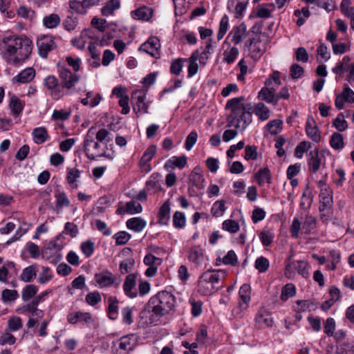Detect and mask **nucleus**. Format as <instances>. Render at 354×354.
Wrapping results in <instances>:
<instances>
[{"label":"nucleus","instance_id":"nucleus-37","mask_svg":"<svg viewBox=\"0 0 354 354\" xmlns=\"http://www.w3.org/2000/svg\"><path fill=\"white\" fill-rule=\"evenodd\" d=\"M255 114L259 116L261 120H266L270 116V111L263 103L259 102L257 104L254 109Z\"/></svg>","mask_w":354,"mask_h":354},{"label":"nucleus","instance_id":"nucleus-42","mask_svg":"<svg viewBox=\"0 0 354 354\" xmlns=\"http://www.w3.org/2000/svg\"><path fill=\"white\" fill-rule=\"evenodd\" d=\"M222 227L224 230L234 234L239 230L240 226L236 221L227 219L223 221Z\"/></svg>","mask_w":354,"mask_h":354},{"label":"nucleus","instance_id":"nucleus-39","mask_svg":"<svg viewBox=\"0 0 354 354\" xmlns=\"http://www.w3.org/2000/svg\"><path fill=\"white\" fill-rule=\"evenodd\" d=\"M38 288L35 285H27L23 290L21 297L23 301H28L37 292Z\"/></svg>","mask_w":354,"mask_h":354},{"label":"nucleus","instance_id":"nucleus-38","mask_svg":"<svg viewBox=\"0 0 354 354\" xmlns=\"http://www.w3.org/2000/svg\"><path fill=\"white\" fill-rule=\"evenodd\" d=\"M296 293L295 286L292 283H288L281 290V299L283 301L293 297Z\"/></svg>","mask_w":354,"mask_h":354},{"label":"nucleus","instance_id":"nucleus-15","mask_svg":"<svg viewBox=\"0 0 354 354\" xmlns=\"http://www.w3.org/2000/svg\"><path fill=\"white\" fill-rule=\"evenodd\" d=\"M160 47V44L159 39L156 37H152L140 46V50L147 53L155 58H157L159 56L158 49Z\"/></svg>","mask_w":354,"mask_h":354},{"label":"nucleus","instance_id":"nucleus-4","mask_svg":"<svg viewBox=\"0 0 354 354\" xmlns=\"http://www.w3.org/2000/svg\"><path fill=\"white\" fill-rule=\"evenodd\" d=\"M224 272L207 271L201 276V294L210 295L223 287Z\"/></svg>","mask_w":354,"mask_h":354},{"label":"nucleus","instance_id":"nucleus-44","mask_svg":"<svg viewBox=\"0 0 354 354\" xmlns=\"http://www.w3.org/2000/svg\"><path fill=\"white\" fill-rule=\"evenodd\" d=\"M225 201L223 200L216 201L214 203L211 209L212 214L214 216L218 217L223 214L225 210Z\"/></svg>","mask_w":354,"mask_h":354},{"label":"nucleus","instance_id":"nucleus-49","mask_svg":"<svg viewBox=\"0 0 354 354\" xmlns=\"http://www.w3.org/2000/svg\"><path fill=\"white\" fill-rule=\"evenodd\" d=\"M22 320L19 317H12L8 322V330L17 331L22 327Z\"/></svg>","mask_w":354,"mask_h":354},{"label":"nucleus","instance_id":"nucleus-9","mask_svg":"<svg viewBox=\"0 0 354 354\" xmlns=\"http://www.w3.org/2000/svg\"><path fill=\"white\" fill-rule=\"evenodd\" d=\"M59 77L61 80L62 88L71 89L80 80L79 75L72 73L65 66H60L59 69Z\"/></svg>","mask_w":354,"mask_h":354},{"label":"nucleus","instance_id":"nucleus-55","mask_svg":"<svg viewBox=\"0 0 354 354\" xmlns=\"http://www.w3.org/2000/svg\"><path fill=\"white\" fill-rule=\"evenodd\" d=\"M94 243L90 240L82 242L81 244V250L86 257H89L94 252Z\"/></svg>","mask_w":354,"mask_h":354},{"label":"nucleus","instance_id":"nucleus-32","mask_svg":"<svg viewBox=\"0 0 354 354\" xmlns=\"http://www.w3.org/2000/svg\"><path fill=\"white\" fill-rule=\"evenodd\" d=\"M120 6L119 0H110L102 8V15L103 16H109L112 15L115 10H118Z\"/></svg>","mask_w":354,"mask_h":354},{"label":"nucleus","instance_id":"nucleus-11","mask_svg":"<svg viewBox=\"0 0 354 354\" xmlns=\"http://www.w3.org/2000/svg\"><path fill=\"white\" fill-rule=\"evenodd\" d=\"M37 46L39 55L43 58H46L48 53L56 47L54 39L48 35H43L38 38Z\"/></svg>","mask_w":354,"mask_h":354},{"label":"nucleus","instance_id":"nucleus-57","mask_svg":"<svg viewBox=\"0 0 354 354\" xmlns=\"http://www.w3.org/2000/svg\"><path fill=\"white\" fill-rule=\"evenodd\" d=\"M304 73V68L298 64H293L290 68V75L292 79L300 78Z\"/></svg>","mask_w":354,"mask_h":354},{"label":"nucleus","instance_id":"nucleus-17","mask_svg":"<svg viewBox=\"0 0 354 354\" xmlns=\"http://www.w3.org/2000/svg\"><path fill=\"white\" fill-rule=\"evenodd\" d=\"M136 274H129L124 279L123 290L124 293L131 298H134L138 295L136 289Z\"/></svg>","mask_w":354,"mask_h":354},{"label":"nucleus","instance_id":"nucleus-28","mask_svg":"<svg viewBox=\"0 0 354 354\" xmlns=\"http://www.w3.org/2000/svg\"><path fill=\"white\" fill-rule=\"evenodd\" d=\"M170 205L169 201H167L160 208L158 213V222L162 225L167 223L169 219Z\"/></svg>","mask_w":354,"mask_h":354},{"label":"nucleus","instance_id":"nucleus-58","mask_svg":"<svg viewBox=\"0 0 354 354\" xmlns=\"http://www.w3.org/2000/svg\"><path fill=\"white\" fill-rule=\"evenodd\" d=\"M333 125L339 131L346 129L348 124L342 113H339L333 121Z\"/></svg>","mask_w":354,"mask_h":354},{"label":"nucleus","instance_id":"nucleus-26","mask_svg":"<svg viewBox=\"0 0 354 354\" xmlns=\"http://www.w3.org/2000/svg\"><path fill=\"white\" fill-rule=\"evenodd\" d=\"M24 103L17 96L10 98L9 107L14 116L18 117L24 109Z\"/></svg>","mask_w":354,"mask_h":354},{"label":"nucleus","instance_id":"nucleus-64","mask_svg":"<svg viewBox=\"0 0 354 354\" xmlns=\"http://www.w3.org/2000/svg\"><path fill=\"white\" fill-rule=\"evenodd\" d=\"M167 163L172 165L174 167L182 169L187 163V158L185 156H174L168 160Z\"/></svg>","mask_w":354,"mask_h":354},{"label":"nucleus","instance_id":"nucleus-59","mask_svg":"<svg viewBox=\"0 0 354 354\" xmlns=\"http://www.w3.org/2000/svg\"><path fill=\"white\" fill-rule=\"evenodd\" d=\"M269 267V261L264 257H260L255 261V268L260 272H266Z\"/></svg>","mask_w":354,"mask_h":354},{"label":"nucleus","instance_id":"nucleus-8","mask_svg":"<svg viewBox=\"0 0 354 354\" xmlns=\"http://www.w3.org/2000/svg\"><path fill=\"white\" fill-rule=\"evenodd\" d=\"M239 294L241 301L239 302V306L233 310L232 314L234 317L241 318L248 309L250 301V286L246 283L242 285Z\"/></svg>","mask_w":354,"mask_h":354},{"label":"nucleus","instance_id":"nucleus-18","mask_svg":"<svg viewBox=\"0 0 354 354\" xmlns=\"http://www.w3.org/2000/svg\"><path fill=\"white\" fill-rule=\"evenodd\" d=\"M248 35L247 27L244 23H241L239 26L234 27L230 32L229 37H232V42L234 44H240L243 38Z\"/></svg>","mask_w":354,"mask_h":354},{"label":"nucleus","instance_id":"nucleus-34","mask_svg":"<svg viewBox=\"0 0 354 354\" xmlns=\"http://www.w3.org/2000/svg\"><path fill=\"white\" fill-rule=\"evenodd\" d=\"M239 53V49L235 46L226 49L223 53V61L227 64H232L236 59Z\"/></svg>","mask_w":354,"mask_h":354},{"label":"nucleus","instance_id":"nucleus-19","mask_svg":"<svg viewBox=\"0 0 354 354\" xmlns=\"http://www.w3.org/2000/svg\"><path fill=\"white\" fill-rule=\"evenodd\" d=\"M134 101L133 109L138 113H147L148 105L145 103L146 95L141 92H136L135 95L132 97Z\"/></svg>","mask_w":354,"mask_h":354},{"label":"nucleus","instance_id":"nucleus-20","mask_svg":"<svg viewBox=\"0 0 354 354\" xmlns=\"http://www.w3.org/2000/svg\"><path fill=\"white\" fill-rule=\"evenodd\" d=\"M115 277L109 271H104L95 274V279L100 287L112 285L115 281Z\"/></svg>","mask_w":354,"mask_h":354},{"label":"nucleus","instance_id":"nucleus-22","mask_svg":"<svg viewBox=\"0 0 354 354\" xmlns=\"http://www.w3.org/2000/svg\"><path fill=\"white\" fill-rule=\"evenodd\" d=\"M153 15L151 8L142 6L131 12V16L134 19L149 21Z\"/></svg>","mask_w":354,"mask_h":354},{"label":"nucleus","instance_id":"nucleus-35","mask_svg":"<svg viewBox=\"0 0 354 354\" xmlns=\"http://www.w3.org/2000/svg\"><path fill=\"white\" fill-rule=\"evenodd\" d=\"M156 151V147L155 145H151L149 147L145 153H143L141 159L140 160V165L142 167H144L147 165V163L153 158Z\"/></svg>","mask_w":354,"mask_h":354},{"label":"nucleus","instance_id":"nucleus-53","mask_svg":"<svg viewBox=\"0 0 354 354\" xmlns=\"http://www.w3.org/2000/svg\"><path fill=\"white\" fill-rule=\"evenodd\" d=\"M53 278V274H51V270L48 267L43 266L42 271L39 274L38 278V281L41 284H44L50 281Z\"/></svg>","mask_w":354,"mask_h":354},{"label":"nucleus","instance_id":"nucleus-56","mask_svg":"<svg viewBox=\"0 0 354 354\" xmlns=\"http://www.w3.org/2000/svg\"><path fill=\"white\" fill-rule=\"evenodd\" d=\"M257 147L255 145H248L245 148V159L249 160H257Z\"/></svg>","mask_w":354,"mask_h":354},{"label":"nucleus","instance_id":"nucleus-62","mask_svg":"<svg viewBox=\"0 0 354 354\" xmlns=\"http://www.w3.org/2000/svg\"><path fill=\"white\" fill-rule=\"evenodd\" d=\"M133 337V335L124 336L120 339V342L119 344V348L122 350L129 351L132 350L133 345L131 342V337Z\"/></svg>","mask_w":354,"mask_h":354},{"label":"nucleus","instance_id":"nucleus-47","mask_svg":"<svg viewBox=\"0 0 354 354\" xmlns=\"http://www.w3.org/2000/svg\"><path fill=\"white\" fill-rule=\"evenodd\" d=\"M259 239L264 246H270L274 239V234L270 230H263L259 234Z\"/></svg>","mask_w":354,"mask_h":354},{"label":"nucleus","instance_id":"nucleus-63","mask_svg":"<svg viewBox=\"0 0 354 354\" xmlns=\"http://www.w3.org/2000/svg\"><path fill=\"white\" fill-rule=\"evenodd\" d=\"M122 320L125 324L130 325L133 322V309L130 307H126L122 310Z\"/></svg>","mask_w":354,"mask_h":354},{"label":"nucleus","instance_id":"nucleus-45","mask_svg":"<svg viewBox=\"0 0 354 354\" xmlns=\"http://www.w3.org/2000/svg\"><path fill=\"white\" fill-rule=\"evenodd\" d=\"M19 297L16 290L5 289L1 292V299L4 302L13 301Z\"/></svg>","mask_w":354,"mask_h":354},{"label":"nucleus","instance_id":"nucleus-60","mask_svg":"<svg viewBox=\"0 0 354 354\" xmlns=\"http://www.w3.org/2000/svg\"><path fill=\"white\" fill-rule=\"evenodd\" d=\"M335 329V322L333 318L328 317L326 319L324 331L328 336H333L334 335V330Z\"/></svg>","mask_w":354,"mask_h":354},{"label":"nucleus","instance_id":"nucleus-31","mask_svg":"<svg viewBox=\"0 0 354 354\" xmlns=\"http://www.w3.org/2000/svg\"><path fill=\"white\" fill-rule=\"evenodd\" d=\"M118 300L115 297L110 296L108 298V314L110 319L114 320L117 317L118 310Z\"/></svg>","mask_w":354,"mask_h":354},{"label":"nucleus","instance_id":"nucleus-5","mask_svg":"<svg viewBox=\"0 0 354 354\" xmlns=\"http://www.w3.org/2000/svg\"><path fill=\"white\" fill-rule=\"evenodd\" d=\"M199 59V52L198 50H196L192 55L188 59L178 58L174 59L171 62L170 67V72L172 74L176 75H178L183 68V63H188V77H191L194 75L198 68V64L196 61Z\"/></svg>","mask_w":354,"mask_h":354},{"label":"nucleus","instance_id":"nucleus-30","mask_svg":"<svg viewBox=\"0 0 354 354\" xmlns=\"http://www.w3.org/2000/svg\"><path fill=\"white\" fill-rule=\"evenodd\" d=\"M61 22L60 17L57 14H50L43 19V24L47 28H55Z\"/></svg>","mask_w":354,"mask_h":354},{"label":"nucleus","instance_id":"nucleus-50","mask_svg":"<svg viewBox=\"0 0 354 354\" xmlns=\"http://www.w3.org/2000/svg\"><path fill=\"white\" fill-rule=\"evenodd\" d=\"M142 205L139 203H138L135 201H131L126 203L125 212H127L129 214H134L140 213L142 212Z\"/></svg>","mask_w":354,"mask_h":354},{"label":"nucleus","instance_id":"nucleus-16","mask_svg":"<svg viewBox=\"0 0 354 354\" xmlns=\"http://www.w3.org/2000/svg\"><path fill=\"white\" fill-rule=\"evenodd\" d=\"M306 133L314 142H319L321 140L320 132L316 122L312 116H308L306 123Z\"/></svg>","mask_w":354,"mask_h":354},{"label":"nucleus","instance_id":"nucleus-1","mask_svg":"<svg viewBox=\"0 0 354 354\" xmlns=\"http://www.w3.org/2000/svg\"><path fill=\"white\" fill-rule=\"evenodd\" d=\"M243 96L232 98L227 101L225 109L231 111L227 118V127L243 131L252 122V107L250 104H243Z\"/></svg>","mask_w":354,"mask_h":354},{"label":"nucleus","instance_id":"nucleus-14","mask_svg":"<svg viewBox=\"0 0 354 354\" xmlns=\"http://www.w3.org/2000/svg\"><path fill=\"white\" fill-rule=\"evenodd\" d=\"M212 30L209 28H201V39H206L203 43L205 44V50L201 54V64H205L204 59H208V55L211 54L210 49L212 48V39L209 38L212 35Z\"/></svg>","mask_w":354,"mask_h":354},{"label":"nucleus","instance_id":"nucleus-29","mask_svg":"<svg viewBox=\"0 0 354 354\" xmlns=\"http://www.w3.org/2000/svg\"><path fill=\"white\" fill-rule=\"evenodd\" d=\"M254 177L259 185H263L265 183H270L271 175L270 171L268 167L261 169L257 173L255 174Z\"/></svg>","mask_w":354,"mask_h":354},{"label":"nucleus","instance_id":"nucleus-61","mask_svg":"<svg viewBox=\"0 0 354 354\" xmlns=\"http://www.w3.org/2000/svg\"><path fill=\"white\" fill-rule=\"evenodd\" d=\"M281 120H273L268 123L267 128L272 135H277L281 129Z\"/></svg>","mask_w":354,"mask_h":354},{"label":"nucleus","instance_id":"nucleus-3","mask_svg":"<svg viewBox=\"0 0 354 354\" xmlns=\"http://www.w3.org/2000/svg\"><path fill=\"white\" fill-rule=\"evenodd\" d=\"M175 302L176 299L172 294L167 291H161L150 298L146 310L156 317H162L174 308Z\"/></svg>","mask_w":354,"mask_h":354},{"label":"nucleus","instance_id":"nucleus-25","mask_svg":"<svg viewBox=\"0 0 354 354\" xmlns=\"http://www.w3.org/2000/svg\"><path fill=\"white\" fill-rule=\"evenodd\" d=\"M32 135L35 142L37 145L42 144L49 139L48 131L46 129L43 127L35 128Z\"/></svg>","mask_w":354,"mask_h":354},{"label":"nucleus","instance_id":"nucleus-40","mask_svg":"<svg viewBox=\"0 0 354 354\" xmlns=\"http://www.w3.org/2000/svg\"><path fill=\"white\" fill-rule=\"evenodd\" d=\"M56 207L57 209L63 207H68L70 205V201L66 194L63 192H59L55 194Z\"/></svg>","mask_w":354,"mask_h":354},{"label":"nucleus","instance_id":"nucleus-46","mask_svg":"<svg viewBox=\"0 0 354 354\" xmlns=\"http://www.w3.org/2000/svg\"><path fill=\"white\" fill-rule=\"evenodd\" d=\"M110 132L106 129H100L97 132L95 131V138L106 145L110 142Z\"/></svg>","mask_w":354,"mask_h":354},{"label":"nucleus","instance_id":"nucleus-36","mask_svg":"<svg viewBox=\"0 0 354 354\" xmlns=\"http://www.w3.org/2000/svg\"><path fill=\"white\" fill-rule=\"evenodd\" d=\"M259 97L268 103H271L273 104L274 105H276L277 104L276 95H273V94H271L270 93V91L268 89V87H263L261 88V90L259 93Z\"/></svg>","mask_w":354,"mask_h":354},{"label":"nucleus","instance_id":"nucleus-43","mask_svg":"<svg viewBox=\"0 0 354 354\" xmlns=\"http://www.w3.org/2000/svg\"><path fill=\"white\" fill-rule=\"evenodd\" d=\"M295 263V268L297 270L298 273L304 277L308 278L309 277V266L308 262L304 261H297Z\"/></svg>","mask_w":354,"mask_h":354},{"label":"nucleus","instance_id":"nucleus-10","mask_svg":"<svg viewBox=\"0 0 354 354\" xmlns=\"http://www.w3.org/2000/svg\"><path fill=\"white\" fill-rule=\"evenodd\" d=\"M274 323L271 314L265 308H261L254 318L255 328L263 330L272 326Z\"/></svg>","mask_w":354,"mask_h":354},{"label":"nucleus","instance_id":"nucleus-48","mask_svg":"<svg viewBox=\"0 0 354 354\" xmlns=\"http://www.w3.org/2000/svg\"><path fill=\"white\" fill-rule=\"evenodd\" d=\"M351 0H342L340 4V10L347 17L354 15V8L351 7Z\"/></svg>","mask_w":354,"mask_h":354},{"label":"nucleus","instance_id":"nucleus-7","mask_svg":"<svg viewBox=\"0 0 354 354\" xmlns=\"http://www.w3.org/2000/svg\"><path fill=\"white\" fill-rule=\"evenodd\" d=\"M319 198L320 219L324 223H328L331 220L333 214V196L330 194H325L322 192Z\"/></svg>","mask_w":354,"mask_h":354},{"label":"nucleus","instance_id":"nucleus-54","mask_svg":"<svg viewBox=\"0 0 354 354\" xmlns=\"http://www.w3.org/2000/svg\"><path fill=\"white\" fill-rule=\"evenodd\" d=\"M144 263L147 266H153L158 268L162 263L160 258L156 257L152 254H147L144 258Z\"/></svg>","mask_w":354,"mask_h":354},{"label":"nucleus","instance_id":"nucleus-24","mask_svg":"<svg viewBox=\"0 0 354 354\" xmlns=\"http://www.w3.org/2000/svg\"><path fill=\"white\" fill-rule=\"evenodd\" d=\"M35 76V71L32 68H27L14 77L17 82L26 84L31 82Z\"/></svg>","mask_w":354,"mask_h":354},{"label":"nucleus","instance_id":"nucleus-23","mask_svg":"<svg viewBox=\"0 0 354 354\" xmlns=\"http://www.w3.org/2000/svg\"><path fill=\"white\" fill-rule=\"evenodd\" d=\"M37 272L38 268L36 264L29 266L22 270L20 279L24 282H31L36 278Z\"/></svg>","mask_w":354,"mask_h":354},{"label":"nucleus","instance_id":"nucleus-6","mask_svg":"<svg viewBox=\"0 0 354 354\" xmlns=\"http://www.w3.org/2000/svg\"><path fill=\"white\" fill-rule=\"evenodd\" d=\"M95 128L91 127L87 131L84 140V150L88 158L95 160L97 157L106 156V152L99 153L100 142L95 141Z\"/></svg>","mask_w":354,"mask_h":354},{"label":"nucleus","instance_id":"nucleus-51","mask_svg":"<svg viewBox=\"0 0 354 354\" xmlns=\"http://www.w3.org/2000/svg\"><path fill=\"white\" fill-rule=\"evenodd\" d=\"M316 224L317 219L315 217L311 215H306L303 223V229L305 230L306 232H310L315 228Z\"/></svg>","mask_w":354,"mask_h":354},{"label":"nucleus","instance_id":"nucleus-12","mask_svg":"<svg viewBox=\"0 0 354 354\" xmlns=\"http://www.w3.org/2000/svg\"><path fill=\"white\" fill-rule=\"evenodd\" d=\"M245 46L248 47L251 57L254 59H259L266 50L264 45L261 44L260 37H250L245 42Z\"/></svg>","mask_w":354,"mask_h":354},{"label":"nucleus","instance_id":"nucleus-27","mask_svg":"<svg viewBox=\"0 0 354 354\" xmlns=\"http://www.w3.org/2000/svg\"><path fill=\"white\" fill-rule=\"evenodd\" d=\"M127 226L129 229L139 232L146 226V221L140 217H135L127 221Z\"/></svg>","mask_w":354,"mask_h":354},{"label":"nucleus","instance_id":"nucleus-13","mask_svg":"<svg viewBox=\"0 0 354 354\" xmlns=\"http://www.w3.org/2000/svg\"><path fill=\"white\" fill-rule=\"evenodd\" d=\"M44 85L50 91L51 97L55 100H59L64 95L57 78L54 75H49L46 77Z\"/></svg>","mask_w":354,"mask_h":354},{"label":"nucleus","instance_id":"nucleus-41","mask_svg":"<svg viewBox=\"0 0 354 354\" xmlns=\"http://www.w3.org/2000/svg\"><path fill=\"white\" fill-rule=\"evenodd\" d=\"M229 27V18L225 15L220 21L219 24V30L217 34L218 40H221L223 38L224 35L226 34Z\"/></svg>","mask_w":354,"mask_h":354},{"label":"nucleus","instance_id":"nucleus-2","mask_svg":"<svg viewBox=\"0 0 354 354\" xmlns=\"http://www.w3.org/2000/svg\"><path fill=\"white\" fill-rule=\"evenodd\" d=\"M3 44L6 55L17 65L28 59L32 53V43L26 37L10 35L4 37Z\"/></svg>","mask_w":354,"mask_h":354},{"label":"nucleus","instance_id":"nucleus-21","mask_svg":"<svg viewBox=\"0 0 354 354\" xmlns=\"http://www.w3.org/2000/svg\"><path fill=\"white\" fill-rule=\"evenodd\" d=\"M310 158L308 160V165L309 171L315 174L320 168L322 165V160L319 154V150L315 149L309 153Z\"/></svg>","mask_w":354,"mask_h":354},{"label":"nucleus","instance_id":"nucleus-52","mask_svg":"<svg viewBox=\"0 0 354 354\" xmlns=\"http://www.w3.org/2000/svg\"><path fill=\"white\" fill-rule=\"evenodd\" d=\"M134 260L132 258H127L123 260L120 264V271L121 274L129 273L134 266Z\"/></svg>","mask_w":354,"mask_h":354},{"label":"nucleus","instance_id":"nucleus-33","mask_svg":"<svg viewBox=\"0 0 354 354\" xmlns=\"http://www.w3.org/2000/svg\"><path fill=\"white\" fill-rule=\"evenodd\" d=\"M330 145L335 150L343 149L344 147L343 136L337 132L333 133L330 139Z\"/></svg>","mask_w":354,"mask_h":354}]
</instances>
